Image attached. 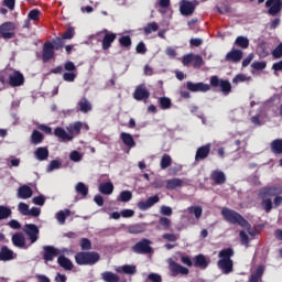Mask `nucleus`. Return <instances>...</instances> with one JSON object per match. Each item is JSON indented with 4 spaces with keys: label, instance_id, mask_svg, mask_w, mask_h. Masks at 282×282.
Returning <instances> with one entry per match:
<instances>
[{
    "label": "nucleus",
    "instance_id": "obj_12",
    "mask_svg": "<svg viewBox=\"0 0 282 282\" xmlns=\"http://www.w3.org/2000/svg\"><path fill=\"white\" fill-rule=\"evenodd\" d=\"M150 96L151 93L149 91V89H147V86L144 85H139L133 93V98L138 101L149 100Z\"/></svg>",
    "mask_w": 282,
    "mask_h": 282
},
{
    "label": "nucleus",
    "instance_id": "obj_30",
    "mask_svg": "<svg viewBox=\"0 0 282 282\" xmlns=\"http://www.w3.org/2000/svg\"><path fill=\"white\" fill-rule=\"evenodd\" d=\"M120 138L123 144L129 149H133V147H135V140H133V135L130 133L121 132Z\"/></svg>",
    "mask_w": 282,
    "mask_h": 282
},
{
    "label": "nucleus",
    "instance_id": "obj_15",
    "mask_svg": "<svg viewBox=\"0 0 282 282\" xmlns=\"http://www.w3.org/2000/svg\"><path fill=\"white\" fill-rule=\"evenodd\" d=\"M24 83L25 77L19 70H15L13 74L9 75V85H11V87H21V85H24Z\"/></svg>",
    "mask_w": 282,
    "mask_h": 282
},
{
    "label": "nucleus",
    "instance_id": "obj_64",
    "mask_svg": "<svg viewBox=\"0 0 282 282\" xmlns=\"http://www.w3.org/2000/svg\"><path fill=\"white\" fill-rule=\"evenodd\" d=\"M147 281H151V282H162V275L158 274V273H150L148 275Z\"/></svg>",
    "mask_w": 282,
    "mask_h": 282
},
{
    "label": "nucleus",
    "instance_id": "obj_38",
    "mask_svg": "<svg viewBox=\"0 0 282 282\" xmlns=\"http://www.w3.org/2000/svg\"><path fill=\"white\" fill-rule=\"evenodd\" d=\"M82 129H83V122L77 121V122H75V123H73V124L69 126V128H68V133H69L70 135H74V134H75V135H80Z\"/></svg>",
    "mask_w": 282,
    "mask_h": 282
},
{
    "label": "nucleus",
    "instance_id": "obj_8",
    "mask_svg": "<svg viewBox=\"0 0 282 282\" xmlns=\"http://www.w3.org/2000/svg\"><path fill=\"white\" fill-rule=\"evenodd\" d=\"M137 254H149L151 252V240L143 238L132 247Z\"/></svg>",
    "mask_w": 282,
    "mask_h": 282
},
{
    "label": "nucleus",
    "instance_id": "obj_43",
    "mask_svg": "<svg viewBox=\"0 0 282 282\" xmlns=\"http://www.w3.org/2000/svg\"><path fill=\"white\" fill-rule=\"evenodd\" d=\"M119 45L126 48L131 47V45H133V42L131 41V36L122 35L121 37H119Z\"/></svg>",
    "mask_w": 282,
    "mask_h": 282
},
{
    "label": "nucleus",
    "instance_id": "obj_47",
    "mask_svg": "<svg viewBox=\"0 0 282 282\" xmlns=\"http://www.w3.org/2000/svg\"><path fill=\"white\" fill-rule=\"evenodd\" d=\"M11 215H12V209L3 205H0V221L2 219H8V217H10Z\"/></svg>",
    "mask_w": 282,
    "mask_h": 282
},
{
    "label": "nucleus",
    "instance_id": "obj_45",
    "mask_svg": "<svg viewBox=\"0 0 282 282\" xmlns=\"http://www.w3.org/2000/svg\"><path fill=\"white\" fill-rule=\"evenodd\" d=\"M187 210H188L189 215H194L196 219H200L202 214L204 213V209H202V207H199V206H191V207H188Z\"/></svg>",
    "mask_w": 282,
    "mask_h": 282
},
{
    "label": "nucleus",
    "instance_id": "obj_46",
    "mask_svg": "<svg viewBox=\"0 0 282 282\" xmlns=\"http://www.w3.org/2000/svg\"><path fill=\"white\" fill-rule=\"evenodd\" d=\"M128 232L130 235H140L141 232H144V227L141 225H130L128 226Z\"/></svg>",
    "mask_w": 282,
    "mask_h": 282
},
{
    "label": "nucleus",
    "instance_id": "obj_35",
    "mask_svg": "<svg viewBox=\"0 0 282 282\" xmlns=\"http://www.w3.org/2000/svg\"><path fill=\"white\" fill-rule=\"evenodd\" d=\"M75 191L77 195H82V197H87L89 195V187L85 185V183L79 182L75 186Z\"/></svg>",
    "mask_w": 282,
    "mask_h": 282
},
{
    "label": "nucleus",
    "instance_id": "obj_62",
    "mask_svg": "<svg viewBox=\"0 0 282 282\" xmlns=\"http://www.w3.org/2000/svg\"><path fill=\"white\" fill-rule=\"evenodd\" d=\"M239 237L242 246H248V243H250V238L248 237V234H246V231L240 230Z\"/></svg>",
    "mask_w": 282,
    "mask_h": 282
},
{
    "label": "nucleus",
    "instance_id": "obj_17",
    "mask_svg": "<svg viewBox=\"0 0 282 282\" xmlns=\"http://www.w3.org/2000/svg\"><path fill=\"white\" fill-rule=\"evenodd\" d=\"M160 202V196H150L147 200H141L137 204L139 210H149L152 206H155Z\"/></svg>",
    "mask_w": 282,
    "mask_h": 282
},
{
    "label": "nucleus",
    "instance_id": "obj_51",
    "mask_svg": "<svg viewBox=\"0 0 282 282\" xmlns=\"http://www.w3.org/2000/svg\"><path fill=\"white\" fill-rule=\"evenodd\" d=\"M52 45H53V51L63 50V46L65 45V40H63L62 37H56V40L52 42Z\"/></svg>",
    "mask_w": 282,
    "mask_h": 282
},
{
    "label": "nucleus",
    "instance_id": "obj_32",
    "mask_svg": "<svg viewBox=\"0 0 282 282\" xmlns=\"http://www.w3.org/2000/svg\"><path fill=\"white\" fill-rule=\"evenodd\" d=\"M36 160H39L40 162H43L45 160H47V158H50V150H47V148H37L34 152Z\"/></svg>",
    "mask_w": 282,
    "mask_h": 282
},
{
    "label": "nucleus",
    "instance_id": "obj_44",
    "mask_svg": "<svg viewBox=\"0 0 282 282\" xmlns=\"http://www.w3.org/2000/svg\"><path fill=\"white\" fill-rule=\"evenodd\" d=\"M69 215H72V210H69V209H65L64 212H63V210H59V212L56 214V219H57V221H59L61 224H65V220L67 219V217H69Z\"/></svg>",
    "mask_w": 282,
    "mask_h": 282
},
{
    "label": "nucleus",
    "instance_id": "obj_10",
    "mask_svg": "<svg viewBox=\"0 0 282 282\" xmlns=\"http://www.w3.org/2000/svg\"><path fill=\"white\" fill-rule=\"evenodd\" d=\"M210 149H213V144L210 143L197 148L195 154V162H202L206 160L208 155H210Z\"/></svg>",
    "mask_w": 282,
    "mask_h": 282
},
{
    "label": "nucleus",
    "instance_id": "obj_19",
    "mask_svg": "<svg viewBox=\"0 0 282 282\" xmlns=\"http://www.w3.org/2000/svg\"><path fill=\"white\" fill-rule=\"evenodd\" d=\"M104 32H105V36L101 41V47L105 52H107V50H109L111 47V45L113 44V41H116L118 35L116 33H111L107 30H105Z\"/></svg>",
    "mask_w": 282,
    "mask_h": 282
},
{
    "label": "nucleus",
    "instance_id": "obj_6",
    "mask_svg": "<svg viewBox=\"0 0 282 282\" xmlns=\"http://www.w3.org/2000/svg\"><path fill=\"white\" fill-rule=\"evenodd\" d=\"M276 195H282L281 185L264 186L260 189L258 197L263 199L264 197H276Z\"/></svg>",
    "mask_w": 282,
    "mask_h": 282
},
{
    "label": "nucleus",
    "instance_id": "obj_61",
    "mask_svg": "<svg viewBox=\"0 0 282 282\" xmlns=\"http://www.w3.org/2000/svg\"><path fill=\"white\" fill-rule=\"evenodd\" d=\"M272 56L275 61L278 58H282V43H280L273 51H272Z\"/></svg>",
    "mask_w": 282,
    "mask_h": 282
},
{
    "label": "nucleus",
    "instance_id": "obj_33",
    "mask_svg": "<svg viewBox=\"0 0 282 282\" xmlns=\"http://www.w3.org/2000/svg\"><path fill=\"white\" fill-rule=\"evenodd\" d=\"M271 153L282 155V139H275L270 143Z\"/></svg>",
    "mask_w": 282,
    "mask_h": 282
},
{
    "label": "nucleus",
    "instance_id": "obj_57",
    "mask_svg": "<svg viewBox=\"0 0 282 282\" xmlns=\"http://www.w3.org/2000/svg\"><path fill=\"white\" fill-rule=\"evenodd\" d=\"M131 197L133 194L130 191H123L120 193L119 199L120 202H131Z\"/></svg>",
    "mask_w": 282,
    "mask_h": 282
},
{
    "label": "nucleus",
    "instance_id": "obj_48",
    "mask_svg": "<svg viewBox=\"0 0 282 282\" xmlns=\"http://www.w3.org/2000/svg\"><path fill=\"white\" fill-rule=\"evenodd\" d=\"M159 105L161 109H171V99L169 97L159 98Z\"/></svg>",
    "mask_w": 282,
    "mask_h": 282
},
{
    "label": "nucleus",
    "instance_id": "obj_53",
    "mask_svg": "<svg viewBox=\"0 0 282 282\" xmlns=\"http://www.w3.org/2000/svg\"><path fill=\"white\" fill-rule=\"evenodd\" d=\"M252 69H256V72H263L265 67H268V63L265 62H253L251 64Z\"/></svg>",
    "mask_w": 282,
    "mask_h": 282
},
{
    "label": "nucleus",
    "instance_id": "obj_59",
    "mask_svg": "<svg viewBox=\"0 0 282 282\" xmlns=\"http://www.w3.org/2000/svg\"><path fill=\"white\" fill-rule=\"evenodd\" d=\"M138 270L135 269V265L126 264L122 267V273L123 274H135Z\"/></svg>",
    "mask_w": 282,
    "mask_h": 282
},
{
    "label": "nucleus",
    "instance_id": "obj_22",
    "mask_svg": "<svg viewBox=\"0 0 282 282\" xmlns=\"http://www.w3.org/2000/svg\"><path fill=\"white\" fill-rule=\"evenodd\" d=\"M210 180L217 186H221V184H226V174L223 171L214 170L210 173Z\"/></svg>",
    "mask_w": 282,
    "mask_h": 282
},
{
    "label": "nucleus",
    "instance_id": "obj_25",
    "mask_svg": "<svg viewBox=\"0 0 282 282\" xmlns=\"http://www.w3.org/2000/svg\"><path fill=\"white\" fill-rule=\"evenodd\" d=\"M54 257H58V249L52 246H44V261H54Z\"/></svg>",
    "mask_w": 282,
    "mask_h": 282
},
{
    "label": "nucleus",
    "instance_id": "obj_55",
    "mask_svg": "<svg viewBox=\"0 0 282 282\" xmlns=\"http://www.w3.org/2000/svg\"><path fill=\"white\" fill-rule=\"evenodd\" d=\"M79 246L82 250H91V240L89 238H82Z\"/></svg>",
    "mask_w": 282,
    "mask_h": 282
},
{
    "label": "nucleus",
    "instance_id": "obj_34",
    "mask_svg": "<svg viewBox=\"0 0 282 282\" xmlns=\"http://www.w3.org/2000/svg\"><path fill=\"white\" fill-rule=\"evenodd\" d=\"M101 279L105 282H119L120 281V276H118V274H116L111 271H106V272L101 273Z\"/></svg>",
    "mask_w": 282,
    "mask_h": 282
},
{
    "label": "nucleus",
    "instance_id": "obj_9",
    "mask_svg": "<svg viewBox=\"0 0 282 282\" xmlns=\"http://www.w3.org/2000/svg\"><path fill=\"white\" fill-rule=\"evenodd\" d=\"M265 8H269L268 14L276 17L282 10V0H267Z\"/></svg>",
    "mask_w": 282,
    "mask_h": 282
},
{
    "label": "nucleus",
    "instance_id": "obj_20",
    "mask_svg": "<svg viewBox=\"0 0 282 282\" xmlns=\"http://www.w3.org/2000/svg\"><path fill=\"white\" fill-rule=\"evenodd\" d=\"M180 12L183 17H191L195 12V4L188 0H183L180 6Z\"/></svg>",
    "mask_w": 282,
    "mask_h": 282
},
{
    "label": "nucleus",
    "instance_id": "obj_4",
    "mask_svg": "<svg viewBox=\"0 0 282 282\" xmlns=\"http://www.w3.org/2000/svg\"><path fill=\"white\" fill-rule=\"evenodd\" d=\"M209 85L213 89H219L224 96H228L232 91V84L228 79H219L217 75L210 77Z\"/></svg>",
    "mask_w": 282,
    "mask_h": 282
},
{
    "label": "nucleus",
    "instance_id": "obj_58",
    "mask_svg": "<svg viewBox=\"0 0 282 282\" xmlns=\"http://www.w3.org/2000/svg\"><path fill=\"white\" fill-rule=\"evenodd\" d=\"M63 80H65L66 83H74V80H76V73L74 72L64 73Z\"/></svg>",
    "mask_w": 282,
    "mask_h": 282
},
{
    "label": "nucleus",
    "instance_id": "obj_29",
    "mask_svg": "<svg viewBox=\"0 0 282 282\" xmlns=\"http://www.w3.org/2000/svg\"><path fill=\"white\" fill-rule=\"evenodd\" d=\"M194 268H203V270H206V268H208V261L206 260V256L204 254L195 256Z\"/></svg>",
    "mask_w": 282,
    "mask_h": 282
},
{
    "label": "nucleus",
    "instance_id": "obj_39",
    "mask_svg": "<svg viewBox=\"0 0 282 282\" xmlns=\"http://www.w3.org/2000/svg\"><path fill=\"white\" fill-rule=\"evenodd\" d=\"M44 137L43 133H41V131L39 130H33L32 134H31V144H41V142H43Z\"/></svg>",
    "mask_w": 282,
    "mask_h": 282
},
{
    "label": "nucleus",
    "instance_id": "obj_18",
    "mask_svg": "<svg viewBox=\"0 0 282 282\" xmlns=\"http://www.w3.org/2000/svg\"><path fill=\"white\" fill-rule=\"evenodd\" d=\"M170 270H171V273H172V276H177V274H182L183 276H187L188 274V268L175 262V261H172L170 263Z\"/></svg>",
    "mask_w": 282,
    "mask_h": 282
},
{
    "label": "nucleus",
    "instance_id": "obj_49",
    "mask_svg": "<svg viewBox=\"0 0 282 282\" xmlns=\"http://www.w3.org/2000/svg\"><path fill=\"white\" fill-rule=\"evenodd\" d=\"M75 34H76V31H74V28L69 26V28L66 30V32L63 33V35H62L61 39H63V41H69V40H72V39H74Z\"/></svg>",
    "mask_w": 282,
    "mask_h": 282
},
{
    "label": "nucleus",
    "instance_id": "obj_11",
    "mask_svg": "<svg viewBox=\"0 0 282 282\" xmlns=\"http://www.w3.org/2000/svg\"><path fill=\"white\" fill-rule=\"evenodd\" d=\"M11 241L15 248H20V250H28V242L23 232L13 234Z\"/></svg>",
    "mask_w": 282,
    "mask_h": 282
},
{
    "label": "nucleus",
    "instance_id": "obj_21",
    "mask_svg": "<svg viewBox=\"0 0 282 282\" xmlns=\"http://www.w3.org/2000/svg\"><path fill=\"white\" fill-rule=\"evenodd\" d=\"M54 135L58 138L59 142H72L74 140V135L67 133L62 127L55 128Z\"/></svg>",
    "mask_w": 282,
    "mask_h": 282
},
{
    "label": "nucleus",
    "instance_id": "obj_31",
    "mask_svg": "<svg viewBox=\"0 0 282 282\" xmlns=\"http://www.w3.org/2000/svg\"><path fill=\"white\" fill-rule=\"evenodd\" d=\"M263 272H265V267L263 265L258 267L256 271L250 275L249 282H261Z\"/></svg>",
    "mask_w": 282,
    "mask_h": 282
},
{
    "label": "nucleus",
    "instance_id": "obj_50",
    "mask_svg": "<svg viewBox=\"0 0 282 282\" xmlns=\"http://www.w3.org/2000/svg\"><path fill=\"white\" fill-rule=\"evenodd\" d=\"M217 13L218 14H228L230 12V4L228 3H221L220 7H216Z\"/></svg>",
    "mask_w": 282,
    "mask_h": 282
},
{
    "label": "nucleus",
    "instance_id": "obj_28",
    "mask_svg": "<svg viewBox=\"0 0 282 282\" xmlns=\"http://www.w3.org/2000/svg\"><path fill=\"white\" fill-rule=\"evenodd\" d=\"M57 263L63 270H74V263H72V260L65 256H59L57 258Z\"/></svg>",
    "mask_w": 282,
    "mask_h": 282
},
{
    "label": "nucleus",
    "instance_id": "obj_26",
    "mask_svg": "<svg viewBox=\"0 0 282 282\" xmlns=\"http://www.w3.org/2000/svg\"><path fill=\"white\" fill-rule=\"evenodd\" d=\"M32 187L28 185H22L18 189V197L20 199H30L32 197Z\"/></svg>",
    "mask_w": 282,
    "mask_h": 282
},
{
    "label": "nucleus",
    "instance_id": "obj_2",
    "mask_svg": "<svg viewBox=\"0 0 282 282\" xmlns=\"http://www.w3.org/2000/svg\"><path fill=\"white\" fill-rule=\"evenodd\" d=\"M232 257H235V249L231 247L225 248L218 252L217 267L224 274H230L234 270L235 263L232 262Z\"/></svg>",
    "mask_w": 282,
    "mask_h": 282
},
{
    "label": "nucleus",
    "instance_id": "obj_41",
    "mask_svg": "<svg viewBox=\"0 0 282 282\" xmlns=\"http://www.w3.org/2000/svg\"><path fill=\"white\" fill-rule=\"evenodd\" d=\"M261 207L263 208L264 213H272V208H274V205L272 204V198H261Z\"/></svg>",
    "mask_w": 282,
    "mask_h": 282
},
{
    "label": "nucleus",
    "instance_id": "obj_56",
    "mask_svg": "<svg viewBox=\"0 0 282 282\" xmlns=\"http://www.w3.org/2000/svg\"><path fill=\"white\" fill-rule=\"evenodd\" d=\"M159 225L162 227L163 230H169V228H171V219L166 217H161L159 219Z\"/></svg>",
    "mask_w": 282,
    "mask_h": 282
},
{
    "label": "nucleus",
    "instance_id": "obj_54",
    "mask_svg": "<svg viewBox=\"0 0 282 282\" xmlns=\"http://www.w3.org/2000/svg\"><path fill=\"white\" fill-rule=\"evenodd\" d=\"M162 239H164L165 241H170L171 243H175V241H177V239H180V235L163 234Z\"/></svg>",
    "mask_w": 282,
    "mask_h": 282
},
{
    "label": "nucleus",
    "instance_id": "obj_16",
    "mask_svg": "<svg viewBox=\"0 0 282 282\" xmlns=\"http://www.w3.org/2000/svg\"><path fill=\"white\" fill-rule=\"evenodd\" d=\"M54 58V44L52 42H45L43 45L42 61L47 63Z\"/></svg>",
    "mask_w": 282,
    "mask_h": 282
},
{
    "label": "nucleus",
    "instance_id": "obj_40",
    "mask_svg": "<svg viewBox=\"0 0 282 282\" xmlns=\"http://www.w3.org/2000/svg\"><path fill=\"white\" fill-rule=\"evenodd\" d=\"M172 164H173V159L171 158V155L164 154L161 158L160 166H161L162 171H166V169H169V166H171Z\"/></svg>",
    "mask_w": 282,
    "mask_h": 282
},
{
    "label": "nucleus",
    "instance_id": "obj_36",
    "mask_svg": "<svg viewBox=\"0 0 282 282\" xmlns=\"http://www.w3.org/2000/svg\"><path fill=\"white\" fill-rule=\"evenodd\" d=\"M235 45L241 47V50H248L250 47V40L243 35H239L235 41Z\"/></svg>",
    "mask_w": 282,
    "mask_h": 282
},
{
    "label": "nucleus",
    "instance_id": "obj_24",
    "mask_svg": "<svg viewBox=\"0 0 282 282\" xmlns=\"http://www.w3.org/2000/svg\"><path fill=\"white\" fill-rule=\"evenodd\" d=\"M186 183L182 178H170L165 181L166 191H175V188H182Z\"/></svg>",
    "mask_w": 282,
    "mask_h": 282
},
{
    "label": "nucleus",
    "instance_id": "obj_14",
    "mask_svg": "<svg viewBox=\"0 0 282 282\" xmlns=\"http://www.w3.org/2000/svg\"><path fill=\"white\" fill-rule=\"evenodd\" d=\"M241 58H243V51L232 48L225 56L226 63H240Z\"/></svg>",
    "mask_w": 282,
    "mask_h": 282
},
{
    "label": "nucleus",
    "instance_id": "obj_7",
    "mask_svg": "<svg viewBox=\"0 0 282 282\" xmlns=\"http://www.w3.org/2000/svg\"><path fill=\"white\" fill-rule=\"evenodd\" d=\"M23 232L29 237V241L31 243H36L39 241V226L35 224H26L24 225Z\"/></svg>",
    "mask_w": 282,
    "mask_h": 282
},
{
    "label": "nucleus",
    "instance_id": "obj_1",
    "mask_svg": "<svg viewBox=\"0 0 282 282\" xmlns=\"http://www.w3.org/2000/svg\"><path fill=\"white\" fill-rule=\"evenodd\" d=\"M220 214L223 215L225 221L228 224H232L234 226H240V228H245L248 230V235L250 237L257 236V229H252V225L239 212L225 207L221 209Z\"/></svg>",
    "mask_w": 282,
    "mask_h": 282
},
{
    "label": "nucleus",
    "instance_id": "obj_3",
    "mask_svg": "<svg viewBox=\"0 0 282 282\" xmlns=\"http://www.w3.org/2000/svg\"><path fill=\"white\" fill-rule=\"evenodd\" d=\"M100 261V253L96 251H79L75 254L77 265H96Z\"/></svg>",
    "mask_w": 282,
    "mask_h": 282
},
{
    "label": "nucleus",
    "instance_id": "obj_13",
    "mask_svg": "<svg viewBox=\"0 0 282 282\" xmlns=\"http://www.w3.org/2000/svg\"><path fill=\"white\" fill-rule=\"evenodd\" d=\"M186 89H188V91H193V93H197V91L206 93V91H210V85L204 84L202 82L196 83V84L193 82H187Z\"/></svg>",
    "mask_w": 282,
    "mask_h": 282
},
{
    "label": "nucleus",
    "instance_id": "obj_37",
    "mask_svg": "<svg viewBox=\"0 0 282 282\" xmlns=\"http://www.w3.org/2000/svg\"><path fill=\"white\" fill-rule=\"evenodd\" d=\"M99 192H101L102 195H111V193H113V183L107 182L100 184Z\"/></svg>",
    "mask_w": 282,
    "mask_h": 282
},
{
    "label": "nucleus",
    "instance_id": "obj_52",
    "mask_svg": "<svg viewBox=\"0 0 282 282\" xmlns=\"http://www.w3.org/2000/svg\"><path fill=\"white\" fill-rule=\"evenodd\" d=\"M18 209L21 215L28 216L30 214V205L29 204L19 203Z\"/></svg>",
    "mask_w": 282,
    "mask_h": 282
},
{
    "label": "nucleus",
    "instance_id": "obj_60",
    "mask_svg": "<svg viewBox=\"0 0 282 282\" xmlns=\"http://www.w3.org/2000/svg\"><path fill=\"white\" fill-rule=\"evenodd\" d=\"M41 17V10L33 9L29 12V19L31 21H39V18Z\"/></svg>",
    "mask_w": 282,
    "mask_h": 282
},
{
    "label": "nucleus",
    "instance_id": "obj_42",
    "mask_svg": "<svg viewBox=\"0 0 282 282\" xmlns=\"http://www.w3.org/2000/svg\"><path fill=\"white\" fill-rule=\"evenodd\" d=\"M158 30H160V26L155 22L148 23L143 28V32L147 36H149V34H152V32H158Z\"/></svg>",
    "mask_w": 282,
    "mask_h": 282
},
{
    "label": "nucleus",
    "instance_id": "obj_27",
    "mask_svg": "<svg viewBox=\"0 0 282 282\" xmlns=\"http://www.w3.org/2000/svg\"><path fill=\"white\" fill-rule=\"evenodd\" d=\"M14 259V251L10 250L8 246H2L0 250V261H12Z\"/></svg>",
    "mask_w": 282,
    "mask_h": 282
},
{
    "label": "nucleus",
    "instance_id": "obj_5",
    "mask_svg": "<svg viewBox=\"0 0 282 282\" xmlns=\"http://www.w3.org/2000/svg\"><path fill=\"white\" fill-rule=\"evenodd\" d=\"M17 30V24L14 22H4L0 25V36L4 39V41H10V39H14L17 34L14 33Z\"/></svg>",
    "mask_w": 282,
    "mask_h": 282
},
{
    "label": "nucleus",
    "instance_id": "obj_63",
    "mask_svg": "<svg viewBox=\"0 0 282 282\" xmlns=\"http://www.w3.org/2000/svg\"><path fill=\"white\" fill-rule=\"evenodd\" d=\"M137 54H147V44L144 42H139L135 46Z\"/></svg>",
    "mask_w": 282,
    "mask_h": 282
},
{
    "label": "nucleus",
    "instance_id": "obj_23",
    "mask_svg": "<svg viewBox=\"0 0 282 282\" xmlns=\"http://www.w3.org/2000/svg\"><path fill=\"white\" fill-rule=\"evenodd\" d=\"M77 109L82 113H89L91 109H94V106L91 105V101L87 99V97H83L78 102H77Z\"/></svg>",
    "mask_w": 282,
    "mask_h": 282
}]
</instances>
